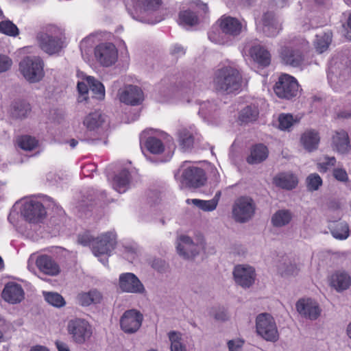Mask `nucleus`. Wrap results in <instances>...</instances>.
I'll return each instance as SVG.
<instances>
[{
    "label": "nucleus",
    "mask_w": 351,
    "mask_h": 351,
    "mask_svg": "<svg viewBox=\"0 0 351 351\" xmlns=\"http://www.w3.org/2000/svg\"><path fill=\"white\" fill-rule=\"evenodd\" d=\"M67 330L73 341L78 344H83L92 336V327L89 323L80 318L71 319L67 325Z\"/></svg>",
    "instance_id": "nucleus-8"
},
{
    "label": "nucleus",
    "mask_w": 351,
    "mask_h": 351,
    "mask_svg": "<svg viewBox=\"0 0 351 351\" xmlns=\"http://www.w3.org/2000/svg\"><path fill=\"white\" fill-rule=\"evenodd\" d=\"M233 277L237 285L244 289L250 288L255 281V269L246 265H238L233 270Z\"/></svg>",
    "instance_id": "nucleus-16"
},
{
    "label": "nucleus",
    "mask_w": 351,
    "mask_h": 351,
    "mask_svg": "<svg viewBox=\"0 0 351 351\" xmlns=\"http://www.w3.org/2000/svg\"><path fill=\"white\" fill-rule=\"evenodd\" d=\"M278 269L282 276L296 275L300 270L295 263H293L289 261L280 264Z\"/></svg>",
    "instance_id": "nucleus-45"
},
{
    "label": "nucleus",
    "mask_w": 351,
    "mask_h": 351,
    "mask_svg": "<svg viewBox=\"0 0 351 351\" xmlns=\"http://www.w3.org/2000/svg\"><path fill=\"white\" fill-rule=\"evenodd\" d=\"M119 95L121 102L132 106L138 105L144 99L142 89H123Z\"/></svg>",
    "instance_id": "nucleus-24"
},
{
    "label": "nucleus",
    "mask_w": 351,
    "mask_h": 351,
    "mask_svg": "<svg viewBox=\"0 0 351 351\" xmlns=\"http://www.w3.org/2000/svg\"><path fill=\"white\" fill-rule=\"evenodd\" d=\"M308 191H314L319 189L322 184V180L317 173H311L306 179Z\"/></svg>",
    "instance_id": "nucleus-49"
},
{
    "label": "nucleus",
    "mask_w": 351,
    "mask_h": 351,
    "mask_svg": "<svg viewBox=\"0 0 351 351\" xmlns=\"http://www.w3.org/2000/svg\"><path fill=\"white\" fill-rule=\"evenodd\" d=\"M77 241L79 243L84 246H86L90 244L91 241L93 242V239L88 234H84L79 235Z\"/></svg>",
    "instance_id": "nucleus-59"
},
{
    "label": "nucleus",
    "mask_w": 351,
    "mask_h": 351,
    "mask_svg": "<svg viewBox=\"0 0 351 351\" xmlns=\"http://www.w3.org/2000/svg\"><path fill=\"white\" fill-rule=\"evenodd\" d=\"M329 280L330 285L338 292L348 289L351 285V278L345 271L335 272L331 275Z\"/></svg>",
    "instance_id": "nucleus-23"
},
{
    "label": "nucleus",
    "mask_w": 351,
    "mask_h": 351,
    "mask_svg": "<svg viewBox=\"0 0 351 351\" xmlns=\"http://www.w3.org/2000/svg\"><path fill=\"white\" fill-rule=\"evenodd\" d=\"M106 116L100 111L90 113L84 120V124L90 130L98 129L105 122Z\"/></svg>",
    "instance_id": "nucleus-34"
},
{
    "label": "nucleus",
    "mask_w": 351,
    "mask_h": 351,
    "mask_svg": "<svg viewBox=\"0 0 351 351\" xmlns=\"http://www.w3.org/2000/svg\"><path fill=\"white\" fill-rule=\"evenodd\" d=\"M12 64V60L7 56L0 54V73L10 69Z\"/></svg>",
    "instance_id": "nucleus-56"
},
{
    "label": "nucleus",
    "mask_w": 351,
    "mask_h": 351,
    "mask_svg": "<svg viewBox=\"0 0 351 351\" xmlns=\"http://www.w3.org/2000/svg\"><path fill=\"white\" fill-rule=\"evenodd\" d=\"M103 295L97 289H91L88 292L80 293L77 296V302L83 306H88L91 304H99L101 302Z\"/></svg>",
    "instance_id": "nucleus-28"
},
{
    "label": "nucleus",
    "mask_w": 351,
    "mask_h": 351,
    "mask_svg": "<svg viewBox=\"0 0 351 351\" xmlns=\"http://www.w3.org/2000/svg\"><path fill=\"white\" fill-rule=\"evenodd\" d=\"M208 39L213 43L225 45L228 43L226 34L219 29L213 27L208 32Z\"/></svg>",
    "instance_id": "nucleus-47"
},
{
    "label": "nucleus",
    "mask_w": 351,
    "mask_h": 351,
    "mask_svg": "<svg viewBox=\"0 0 351 351\" xmlns=\"http://www.w3.org/2000/svg\"><path fill=\"white\" fill-rule=\"evenodd\" d=\"M274 90L279 98L290 99L298 95V89H274Z\"/></svg>",
    "instance_id": "nucleus-55"
},
{
    "label": "nucleus",
    "mask_w": 351,
    "mask_h": 351,
    "mask_svg": "<svg viewBox=\"0 0 351 351\" xmlns=\"http://www.w3.org/2000/svg\"><path fill=\"white\" fill-rule=\"evenodd\" d=\"M298 86V80L293 76L282 73L279 75L274 88H296Z\"/></svg>",
    "instance_id": "nucleus-42"
},
{
    "label": "nucleus",
    "mask_w": 351,
    "mask_h": 351,
    "mask_svg": "<svg viewBox=\"0 0 351 351\" xmlns=\"http://www.w3.org/2000/svg\"><path fill=\"white\" fill-rule=\"evenodd\" d=\"M78 92V102L87 101L88 100V95L89 92V89H77Z\"/></svg>",
    "instance_id": "nucleus-61"
},
{
    "label": "nucleus",
    "mask_w": 351,
    "mask_h": 351,
    "mask_svg": "<svg viewBox=\"0 0 351 351\" xmlns=\"http://www.w3.org/2000/svg\"><path fill=\"white\" fill-rule=\"evenodd\" d=\"M36 38L43 51L49 55L56 54L64 46V30L58 25L48 24L37 33Z\"/></svg>",
    "instance_id": "nucleus-2"
},
{
    "label": "nucleus",
    "mask_w": 351,
    "mask_h": 351,
    "mask_svg": "<svg viewBox=\"0 0 351 351\" xmlns=\"http://www.w3.org/2000/svg\"><path fill=\"white\" fill-rule=\"evenodd\" d=\"M201 248V245L195 243L189 236L182 234L177 238V252L184 259L193 258L199 254Z\"/></svg>",
    "instance_id": "nucleus-13"
},
{
    "label": "nucleus",
    "mask_w": 351,
    "mask_h": 351,
    "mask_svg": "<svg viewBox=\"0 0 351 351\" xmlns=\"http://www.w3.org/2000/svg\"><path fill=\"white\" fill-rule=\"evenodd\" d=\"M332 41V34L330 32L321 33L316 36L314 45L316 51L322 53L326 51Z\"/></svg>",
    "instance_id": "nucleus-39"
},
{
    "label": "nucleus",
    "mask_w": 351,
    "mask_h": 351,
    "mask_svg": "<svg viewBox=\"0 0 351 351\" xmlns=\"http://www.w3.org/2000/svg\"><path fill=\"white\" fill-rule=\"evenodd\" d=\"M330 232L335 239L343 240L349 236V226L346 221H337L331 228Z\"/></svg>",
    "instance_id": "nucleus-40"
},
{
    "label": "nucleus",
    "mask_w": 351,
    "mask_h": 351,
    "mask_svg": "<svg viewBox=\"0 0 351 351\" xmlns=\"http://www.w3.org/2000/svg\"><path fill=\"white\" fill-rule=\"evenodd\" d=\"M124 3L128 12L136 21L154 24L162 20L158 14L162 0H124Z\"/></svg>",
    "instance_id": "nucleus-1"
},
{
    "label": "nucleus",
    "mask_w": 351,
    "mask_h": 351,
    "mask_svg": "<svg viewBox=\"0 0 351 351\" xmlns=\"http://www.w3.org/2000/svg\"><path fill=\"white\" fill-rule=\"evenodd\" d=\"M119 86L122 88H139L143 86L141 82L132 76H125L119 81Z\"/></svg>",
    "instance_id": "nucleus-53"
},
{
    "label": "nucleus",
    "mask_w": 351,
    "mask_h": 351,
    "mask_svg": "<svg viewBox=\"0 0 351 351\" xmlns=\"http://www.w3.org/2000/svg\"><path fill=\"white\" fill-rule=\"evenodd\" d=\"M178 23L184 27H191L197 24L198 18L195 13L186 10L180 13Z\"/></svg>",
    "instance_id": "nucleus-43"
},
{
    "label": "nucleus",
    "mask_w": 351,
    "mask_h": 351,
    "mask_svg": "<svg viewBox=\"0 0 351 351\" xmlns=\"http://www.w3.org/2000/svg\"><path fill=\"white\" fill-rule=\"evenodd\" d=\"M181 182L186 186L192 188H199L204 186L206 181L204 171L199 167H189L182 170Z\"/></svg>",
    "instance_id": "nucleus-14"
},
{
    "label": "nucleus",
    "mask_w": 351,
    "mask_h": 351,
    "mask_svg": "<svg viewBox=\"0 0 351 351\" xmlns=\"http://www.w3.org/2000/svg\"><path fill=\"white\" fill-rule=\"evenodd\" d=\"M45 62L38 56L23 57L19 64V71L29 83L40 82L45 76Z\"/></svg>",
    "instance_id": "nucleus-3"
},
{
    "label": "nucleus",
    "mask_w": 351,
    "mask_h": 351,
    "mask_svg": "<svg viewBox=\"0 0 351 351\" xmlns=\"http://www.w3.org/2000/svg\"><path fill=\"white\" fill-rule=\"evenodd\" d=\"M282 61L293 66H299L302 61V56L298 51H295L289 47H284L280 51Z\"/></svg>",
    "instance_id": "nucleus-29"
},
{
    "label": "nucleus",
    "mask_w": 351,
    "mask_h": 351,
    "mask_svg": "<svg viewBox=\"0 0 351 351\" xmlns=\"http://www.w3.org/2000/svg\"><path fill=\"white\" fill-rule=\"evenodd\" d=\"M97 36V33L91 34L80 42V47L82 55L87 53L90 51L95 43Z\"/></svg>",
    "instance_id": "nucleus-52"
},
{
    "label": "nucleus",
    "mask_w": 351,
    "mask_h": 351,
    "mask_svg": "<svg viewBox=\"0 0 351 351\" xmlns=\"http://www.w3.org/2000/svg\"><path fill=\"white\" fill-rule=\"evenodd\" d=\"M1 296L5 301L10 304H16L24 298V291L21 285L16 282H8L5 285Z\"/></svg>",
    "instance_id": "nucleus-20"
},
{
    "label": "nucleus",
    "mask_w": 351,
    "mask_h": 351,
    "mask_svg": "<svg viewBox=\"0 0 351 351\" xmlns=\"http://www.w3.org/2000/svg\"><path fill=\"white\" fill-rule=\"evenodd\" d=\"M115 245L116 234L112 232H108L98 237L95 241L93 240V252L96 256L109 255Z\"/></svg>",
    "instance_id": "nucleus-15"
},
{
    "label": "nucleus",
    "mask_w": 351,
    "mask_h": 351,
    "mask_svg": "<svg viewBox=\"0 0 351 351\" xmlns=\"http://www.w3.org/2000/svg\"><path fill=\"white\" fill-rule=\"evenodd\" d=\"M38 141L31 136L25 135L21 137L19 141V147L26 151H31L36 147Z\"/></svg>",
    "instance_id": "nucleus-48"
},
{
    "label": "nucleus",
    "mask_w": 351,
    "mask_h": 351,
    "mask_svg": "<svg viewBox=\"0 0 351 351\" xmlns=\"http://www.w3.org/2000/svg\"><path fill=\"white\" fill-rule=\"evenodd\" d=\"M9 329V324L6 321L0 317V342L3 341V335Z\"/></svg>",
    "instance_id": "nucleus-60"
},
{
    "label": "nucleus",
    "mask_w": 351,
    "mask_h": 351,
    "mask_svg": "<svg viewBox=\"0 0 351 351\" xmlns=\"http://www.w3.org/2000/svg\"><path fill=\"white\" fill-rule=\"evenodd\" d=\"M92 93V97L97 99H103L105 97V89H90Z\"/></svg>",
    "instance_id": "nucleus-62"
},
{
    "label": "nucleus",
    "mask_w": 351,
    "mask_h": 351,
    "mask_svg": "<svg viewBox=\"0 0 351 351\" xmlns=\"http://www.w3.org/2000/svg\"><path fill=\"white\" fill-rule=\"evenodd\" d=\"M36 266L40 271L49 276H56L60 273V267L53 258L47 255L39 256L36 261Z\"/></svg>",
    "instance_id": "nucleus-22"
},
{
    "label": "nucleus",
    "mask_w": 351,
    "mask_h": 351,
    "mask_svg": "<svg viewBox=\"0 0 351 351\" xmlns=\"http://www.w3.org/2000/svg\"><path fill=\"white\" fill-rule=\"evenodd\" d=\"M296 309L300 315L311 320L317 319L322 311L317 302L310 298L299 300L296 303Z\"/></svg>",
    "instance_id": "nucleus-18"
},
{
    "label": "nucleus",
    "mask_w": 351,
    "mask_h": 351,
    "mask_svg": "<svg viewBox=\"0 0 351 351\" xmlns=\"http://www.w3.org/2000/svg\"><path fill=\"white\" fill-rule=\"evenodd\" d=\"M258 25L268 37L276 36L281 30V25L272 12L265 13Z\"/></svg>",
    "instance_id": "nucleus-19"
},
{
    "label": "nucleus",
    "mask_w": 351,
    "mask_h": 351,
    "mask_svg": "<svg viewBox=\"0 0 351 351\" xmlns=\"http://www.w3.org/2000/svg\"><path fill=\"white\" fill-rule=\"evenodd\" d=\"M256 330L260 337L267 341L276 342L279 333L274 317L269 313H263L256 318Z\"/></svg>",
    "instance_id": "nucleus-5"
},
{
    "label": "nucleus",
    "mask_w": 351,
    "mask_h": 351,
    "mask_svg": "<svg viewBox=\"0 0 351 351\" xmlns=\"http://www.w3.org/2000/svg\"><path fill=\"white\" fill-rule=\"evenodd\" d=\"M171 53L173 55L180 56L185 53V49L181 45H176L172 47Z\"/></svg>",
    "instance_id": "nucleus-64"
},
{
    "label": "nucleus",
    "mask_w": 351,
    "mask_h": 351,
    "mask_svg": "<svg viewBox=\"0 0 351 351\" xmlns=\"http://www.w3.org/2000/svg\"><path fill=\"white\" fill-rule=\"evenodd\" d=\"M332 146L334 150L340 154L348 153L350 149L348 133L344 130L336 132L332 136Z\"/></svg>",
    "instance_id": "nucleus-25"
},
{
    "label": "nucleus",
    "mask_w": 351,
    "mask_h": 351,
    "mask_svg": "<svg viewBox=\"0 0 351 351\" xmlns=\"http://www.w3.org/2000/svg\"><path fill=\"white\" fill-rule=\"evenodd\" d=\"M143 321V314L136 309L125 311L120 318V326L126 334H134L141 328Z\"/></svg>",
    "instance_id": "nucleus-12"
},
{
    "label": "nucleus",
    "mask_w": 351,
    "mask_h": 351,
    "mask_svg": "<svg viewBox=\"0 0 351 351\" xmlns=\"http://www.w3.org/2000/svg\"><path fill=\"white\" fill-rule=\"evenodd\" d=\"M278 122L279 129L281 130H289V128L292 127L297 121L293 119V117L291 114H282L278 117Z\"/></svg>",
    "instance_id": "nucleus-51"
},
{
    "label": "nucleus",
    "mask_w": 351,
    "mask_h": 351,
    "mask_svg": "<svg viewBox=\"0 0 351 351\" xmlns=\"http://www.w3.org/2000/svg\"><path fill=\"white\" fill-rule=\"evenodd\" d=\"M213 83L220 88H243L247 86V80L243 78L236 68L232 66H226L215 71Z\"/></svg>",
    "instance_id": "nucleus-4"
},
{
    "label": "nucleus",
    "mask_w": 351,
    "mask_h": 351,
    "mask_svg": "<svg viewBox=\"0 0 351 351\" xmlns=\"http://www.w3.org/2000/svg\"><path fill=\"white\" fill-rule=\"evenodd\" d=\"M258 114L259 111L256 106H247L241 110L239 119L242 123H247L256 121Z\"/></svg>",
    "instance_id": "nucleus-38"
},
{
    "label": "nucleus",
    "mask_w": 351,
    "mask_h": 351,
    "mask_svg": "<svg viewBox=\"0 0 351 351\" xmlns=\"http://www.w3.org/2000/svg\"><path fill=\"white\" fill-rule=\"evenodd\" d=\"M255 209L256 204L250 197H239L234 201L232 205V217L237 222L246 223L254 216Z\"/></svg>",
    "instance_id": "nucleus-6"
},
{
    "label": "nucleus",
    "mask_w": 351,
    "mask_h": 351,
    "mask_svg": "<svg viewBox=\"0 0 351 351\" xmlns=\"http://www.w3.org/2000/svg\"><path fill=\"white\" fill-rule=\"evenodd\" d=\"M273 182L278 187L291 190L297 186L298 179L292 173H280L274 178Z\"/></svg>",
    "instance_id": "nucleus-26"
},
{
    "label": "nucleus",
    "mask_w": 351,
    "mask_h": 351,
    "mask_svg": "<svg viewBox=\"0 0 351 351\" xmlns=\"http://www.w3.org/2000/svg\"><path fill=\"white\" fill-rule=\"evenodd\" d=\"M333 175L335 178L339 181H346L348 180V174L346 171L342 169H335Z\"/></svg>",
    "instance_id": "nucleus-58"
},
{
    "label": "nucleus",
    "mask_w": 351,
    "mask_h": 351,
    "mask_svg": "<svg viewBox=\"0 0 351 351\" xmlns=\"http://www.w3.org/2000/svg\"><path fill=\"white\" fill-rule=\"evenodd\" d=\"M199 114L208 121H212L218 115V108L214 103L204 101L201 104Z\"/></svg>",
    "instance_id": "nucleus-36"
},
{
    "label": "nucleus",
    "mask_w": 351,
    "mask_h": 351,
    "mask_svg": "<svg viewBox=\"0 0 351 351\" xmlns=\"http://www.w3.org/2000/svg\"><path fill=\"white\" fill-rule=\"evenodd\" d=\"M243 55L250 56L252 60L262 66H267L271 62V55L257 40L246 41L242 47Z\"/></svg>",
    "instance_id": "nucleus-7"
},
{
    "label": "nucleus",
    "mask_w": 351,
    "mask_h": 351,
    "mask_svg": "<svg viewBox=\"0 0 351 351\" xmlns=\"http://www.w3.org/2000/svg\"><path fill=\"white\" fill-rule=\"evenodd\" d=\"M94 55L97 62L103 66H110L118 60V50L112 43H101L94 50Z\"/></svg>",
    "instance_id": "nucleus-10"
},
{
    "label": "nucleus",
    "mask_w": 351,
    "mask_h": 351,
    "mask_svg": "<svg viewBox=\"0 0 351 351\" xmlns=\"http://www.w3.org/2000/svg\"><path fill=\"white\" fill-rule=\"evenodd\" d=\"M76 77L77 88H104V84L99 80L82 71H77Z\"/></svg>",
    "instance_id": "nucleus-30"
},
{
    "label": "nucleus",
    "mask_w": 351,
    "mask_h": 351,
    "mask_svg": "<svg viewBox=\"0 0 351 351\" xmlns=\"http://www.w3.org/2000/svg\"><path fill=\"white\" fill-rule=\"evenodd\" d=\"M147 149L152 154H159L164 151L162 141L156 137H149L145 143Z\"/></svg>",
    "instance_id": "nucleus-46"
},
{
    "label": "nucleus",
    "mask_w": 351,
    "mask_h": 351,
    "mask_svg": "<svg viewBox=\"0 0 351 351\" xmlns=\"http://www.w3.org/2000/svg\"><path fill=\"white\" fill-rule=\"evenodd\" d=\"M191 202L193 205L204 211H213L217 208L216 204H215V202H213L211 199L202 200L199 199H191Z\"/></svg>",
    "instance_id": "nucleus-54"
},
{
    "label": "nucleus",
    "mask_w": 351,
    "mask_h": 351,
    "mask_svg": "<svg viewBox=\"0 0 351 351\" xmlns=\"http://www.w3.org/2000/svg\"><path fill=\"white\" fill-rule=\"evenodd\" d=\"M293 216L290 210L280 209L272 215L271 222L274 227L281 228L288 225L292 220Z\"/></svg>",
    "instance_id": "nucleus-33"
},
{
    "label": "nucleus",
    "mask_w": 351,
    "mask_h": 351,
    "mask_svg": "<svg viewBox=\"0 0 351 351\" xmlns=\"http://www.w3.org/2000/svg\"><path fill=\"white\" fill-rule=\"evenodd\" d=\"M43 295L47 302L55 307L60 308L66 304L64 299L58 293L43 292Z\"/></svg>",
    "instance_id": "nucleus-44"
},
{
    "label": "nucleus",
    "mask_w": 351,
    "mask_h": 351,
    "mask_svg": "<svg viewBox=\"0 0 351 351\" xmlns=\"http://www.w3.org/2000/svg\"><path fill=\"white\" fill-rule=\"evenodd\" d=\"M268 149L262 144H256L251 148L250 155L247 158V162L250 165L258 164L268 157Z\"/></svg>",
    "instance_id": "nucleus-27"
},
{
    "label": "nucleus",
    "mask_w": 351,
    "mask_h": 351,
    "mask_svg": "<svg viewBox=\"0 0 351 351\" xmlns=\"http://www.w3.org/2000/svg\"><path fill=\"white\" fill-rule=\"evenodd\" d=\"M0 32L15 36L19 34V29L12 21L5 20L0 22Z\"/></svg>",
    "instance_id": "nucleus-50"
},
{
    "label": "nucleus",
    "mask_w": 351,
    "mask_h": 351,
    "mask_svg": "<svg viewBox=\"0 0 351 351\" xmlns=\"http://www.w3.org/2000/svg\"><path fill=\"white\" fill-rule=\"evenodd\" d=\"M130 181V174L128 170L122 169L113 180V188L120 193H124L128 189Z\"/></svg>",
    "instance_id": "nucleus-32"
},
{
    "label": "nucleus",
    "mask_w": 351,
    "mask_h": 351,
    "mask_svg": "<svg viewBox=\"0 0 351 351\" xmlns=\"http://www.w3.org/2000/svg\"><path fill=\"white\" fill-rule=\"evenodd\" d=\"M217 23L224 34L234 38L247 30V22L243 19L224 14L217 20Z\"/></svg>",
    "instance_id": "nucleus-9"
},
{
    "label": "nucleus",
    "mask_w": 351,
    "mask_h": 351,
    "mask_svg": "<svg viewBox=\"0 0 351 351\" xmlns=\"http://www.w3.org/2000/svg\"><path fill=\"white\" fill-rule=\"evenodd\" d=\"M214 317L215 319L219 321H226V319H228V317L225 310L219 309L215 313Z\"/></svg>",
    "instance_id": "nucleus-63"
},
{
    "label": "nucleus",
    "mask_w": 351,
    "mask_h": 351,
    "mask_svg": "<svg viewBox=\"0 0 351 351\" xmlns=\"http://www.w3.org/2000/svg\"><path fill=\"white\" fill-rule=\"evenodd\" d=\"M336 68L330 67L328 73V80L331 86L335 85L341 86V82L351 80V62L349 65L341 71L339 77L335 75Z\"/></svg>",
    "instance_id": "nucleus-31"
},
{
    "label": "nucleus",
    "mask_w": 351,
    "mask_h": 351,
    "mask_svg": "<svg viewBox=\"0 0 351 351\" xmlns=\"http://www.w3.org/2000/svg\"><path fill=\"white\" fill-rule=\"evenodd\" d=\"M178 141L180 149L183 152L191 150L193 146L194 137L191 132L186 128H182L178 132Z\"/></svg>",
    "instance_id": "nucleus-35"
},
{
    "label": "nucleus",
    "mask_w": 351,
    "mask_h": 351,
    "mask_svg": "<svg viewBox=\"0 0 351 351\" xmlns=\"http://www.w3.org/2000/svg\"><path fill=\"white\" fill-rule=\"evenodd\" d=\"M46 213L43 205L35 200L25 201L21 208V214L24 219L33 223L40 222L45 218Z\"/></svg>",
    "instance_id": "nucleus-11"
},
{
    "label": "nucleus",
    "mask_w": 351,
    "mask_h": 351,
    "mask_svg": "<svg viewBox=\"0 0 351 351\" xmlns=\"http://www.w3.org/2000/svg\"><path fill=\"white\" fill-rule=\"evenodd\" d=\"M243 341L241 340H230L228 342L229 351H239L243 346Z\"/></svg>",
    "instance_id": "nucleus-57"
},
{
    "label": "nucleus",
    "mask_w": 351,
    "mask_h": 351,
    "mask_svg": "<svg viewBox=\"0 0 351 351\" xmlns=\"http://www.w3.org/2000/svg\"><path fill=\"white\" fill-rule=\"evenodd\" d=\"M119 288L123 292L142 294L145 289L138 278L133 273H123L119 276Z\"/></svg>",
    "instance_id": "nucleus-17"
},
{
    "label": "nucleus",
    "mask_w": 351,
    "mask_h": 351,
    "mask_svg": "<svg viewBox=\"0 0 351 351\" xmlns=\"http://www.w3.org/2000/svg\"><path fill=\"white\" fill-rule=\"evenodd\" d=\"M319 141V134L314 129L305 130L300 136L301 145L308 152L316 150L318 148Z\"/></svg>",
    "instance_id": "nucleus-21"
},
{
    "label": "nucleus",
    "mask_w": 351,
    "mask_h": 351,
    "mask_svg": "<svg viewBox=\"0 0 351 351\" xmlns=\"http://www.w3.org/2000/svg\"><path fill=\"white\" fill-rule=\"evenodd\" d=\"M171 351H186V346L182 341V334L177 331L168 333Z\"/></svg>",
    "instance_id": "nucleus-41"
},
{
    "label": "nucleus",
    "mask_w": 351,
    "mask_h": 351,
    "mask_svg": "<svg viewBox=\"0 0 351 351\" xmlns=\"http://www.w3.org/2000/svg\"><path fill=\"white\" fill-rule=\"evenodd\" d=\"M30 111L31 107L29 103L25 101H16L12 104L11 114L14 118L23 119L27 117Z\"/></svg>",
    "instance_id": "nucleus-37"
}]
</instances>
